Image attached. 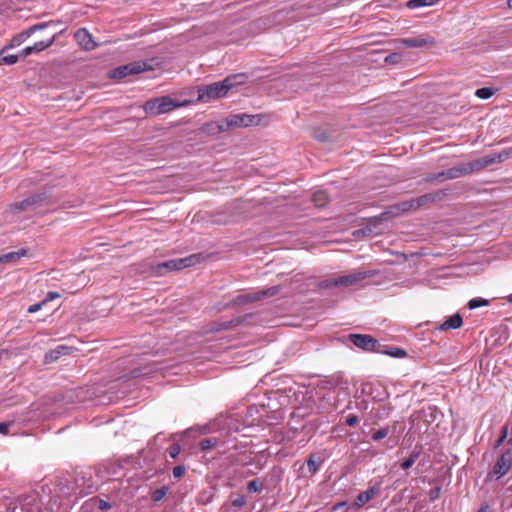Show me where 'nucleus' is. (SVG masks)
Here are the masks:
<instances>
[{"mask_svg":"<svg viewBox=\"0 0 512 512\" xmlns=\"http://www.w3.org/2000/svg\"><path fill=\"white\" fill-rule=\"evenodd\" d=\"M411 210H417L414 198L389 206L381 214L375 216V221H387Z\"/></svg>","mask_w":512,"mask_h":512,"instance_id":"423d86ee","label":"nucleus"},{"mask_svg":"<svg viewBox=\"0 0 512 512\" xmlns=\"http://www.w3.org/2000/svg\"><path fill=\"white\" fill-rule=\"evenodd\" d=\"M198 262V256L193 254L185 258L173 259L156 264L153 267L157 275H165L167 272L181 270L195 265Z\"/></svg>","mask_w":512,"mask_h":512,"instance_id":"39448f33","label":"nucleus"},{"mask_svg":"<svg viewBox=\"0 0 512 512\" xmlns=\"http://www.w3.org/2000/svg\"><path fill=\"white\" fill-rule=\"evenodd\" d=\"M507 436H508V427L504 426L500 437L495 441L494 447L495 448L500 447L503 444V442L505 441V439L507 438Z\"/></svg>","mask_w":512,"mask_h":512,"instance_id":"ea45409f","label":"nucleus"},{"mask_svg":"<svg viewBox=\"0 0 512 512\" xmlns=\"http://www.w3.org/2000/svg\"><path fill=\"white\" fill-rule=\"evenodd\" d=\"M401 58H402L401 54H399V53H391L388 56H386L385 62L386 63L395 64V63L400 62Z\"/></svg>","mask_w":512,"mask_h":512,"instance_id":"37998d69","label":"nucleus"},{"mask_svg":"<svg viewBox=\"0 0 512 512\" xmlns=\"http://www.w3.org/2000/svg\"><path fill=\"white\" fill-rule=\"evenodd\" d=\"M512 156V149L503 150L499 153H493L482 158L473 160L476 171L479 172L485 169L488 166H491L495 163H502Z\"/></svg>","mask_w":512,"mask_h":512,"instance_id":"6e6552de","label":"nucleus"},{"mask_svg":"<svg viewBox=\"0 0 512 512\" xmlns=\"http://www.w3.org/2000/svg\"><path fill=\"white\" fill-rule=\"evenodd\" d=\"M184 472H185V468H184L183 466H181V465L175 466V467L173 468V476H174L175 478H180V477H182V476H183V474H184Z\"/></svg>","mask_w":512,"mask_h":512,"instance_id":"49530a36","label":"nucleus"},{"mask_svg":"<svg viewBox=\"0 0 512 512\" xmlns=\"http://www.w3.org/2000/svg\"><path fill=\"white\" fill-rule=\"evenodd\" d=\"M506 299L508 302L512 303V294L508 295Z\"/></svg>","mask_w":512,"mask_h":512,"instance_id":"052dcab7","label":"nucleus"},{"mask_svg":"<svg viewBox=\"0 0 512 512\" xmlns=\"http://www.w3.org/2000/svg\"><path fill=\"white\" fill-rule=\"evenodd\" d=\"M381 275L377 270L360 269L350 274L321 280L318 283L314 279H308L307 283H301L300 279H295L290 284L294 285H316L318 288H333L339 285L357 286V285H379L381 283Z\"/></svg>","mask_w":512,"mask_h":512,"instance_id":"f257e3e1","label":"nucleus"},{"mask_svg":"<svg viewBox=\"0 0 512 512\" xmlns=\"http://www.w3.org/2000/svg\"><path fill=\"white\" fill-rule=\"evenodd\" d=\"M263 489V482L261 480L253 479L247 485V490L250 493H256Z\"/></svg>","mask_w":512,"mask_h":512,"instance_id":"72a5a7b5","label":"nucleus"},{"mask_svg":"<svg viewBox=\"0 0 512 512\" xmlns=\"http://www.w3.org/2000/svg\"><path fill=\"white\" fill-rule=\"evenodd\" d=\"M347 503L346 502H340V503H337L333 506V510L335 512H344L345 510V507H346Z\"/></svg>","mask_w":512,"mask_h":512,"instance_id":"603ef678","label":"nucleus"},{"mask_svg":"<svg viewBox=\"0 0 512 512\" xmlns=\"http://www.w3.org/2000/svg\"><path fill=\"white\" fill-rule=\"evenodd\" d=\"M216 444H217L216 438H207V439H203L199 445H200L201 450L206 451V450H209V449H212L213 447H215Z\"/></svg>","mask_w":512,"mask_h":512,"instance_id":"e433bc0d","label":"nucleus"},{"mask_svg":"<svg viewBox=\"0 0 512 512\" xmlns=\"http://www.w3.org/2000/svg\"><path fill=\"white\" fill-rule=\"evenodd\" d=\"M377 493V490L372 487L367 489L364 492H361L358 494V496L355 499L354 505L357 508L363 507L366 503H368Z\"/></svg>","mask_w":512,"mask_h":512,"instance_id":"412c9836","label":"nucleus"},{"mask_svg":"<svg viewBox=\"0 0 512 512\" xmlns=\"http://www.w3.org/2000/svg\"><path fill=\"white\" fill-rule=\"evenodd\" d=\"M446 180L445 171H441L438 173L430 174L424 178V181L427 183H432L434 181H444Z\"/></svg>","mask_w":512,"mask_h":512,"instance_id":"c9c22d12","label":"nucleus"},{"mask_svg":"<svg viewBox=\"0 0 512 512\" xmlns=\"http://www.w3.org/2000/svg\"><path fill=\"white\" fill-rule=\"evenodd\" d=\"M169 487L168 486H162L158 489H156L152 494V499L155 502L161 501L168 493Z\"/></svg>","mask_w":512,"mask_h":512,"instance_id":"f704fd0d","label":"nucleus"},{"mask_svg":"<svg viewBox=\"0 0 512 512\" xmlns=\"http://www.w3.org/2000/svg\"><path fill=\"white\" fill-rule=\"evenodd\" d=\"M23 55L24 56H28L30 55L31 53H33V49H32V46H28V47H25L22 51Z\"/></svg>","mask_w":512,"mask_h":512,"instance_id":"6e6d98bb","label":"nucleus"},{"mask_svg":"<svg viewBox=\"0 0 512 512\" xmlns=\"http://www.w3.org/2000/svg\"><path fill=\"white\" fill-rule=\"evenodd\" d=\"M48 25H49V23H39V24H35V25L31 26L29 29L21 32L19 35L14 37L9 46L14 47V46L20 45L25 39L30 37L34 32H36L38 30L45 29Z\"/></svg>","mask_w":512,"mask_h":512,"instance_id":"2eb2a0df","label":"nucleus"},{"mask_svg":"<svg viewBox=\"0 0 512 512\" xmlns=\"http://www.w3.org/2000/svg\"><path fill=\"white\" fill-rule=\"evenodd\" d=\"M7 47L3 48L1 51H0V59H2V54L5 53ZM0 65H2V60H0Z\"/></svg>","mask_w":512,"mask_h":512,"instance_id":"13d9d810","label":"nucleus"},{"mask_svg":"<svg viewBox=\"0 0 512 512\" xmlns=\"http://www.w3.org/2000/svg\"><path fill=\"white\" fill-rule=\"evenodd\" d=\"M312 202L318 208L324 207L329 202V196L326 191H316L312 196Z\"/></svg>","mask_w":512,"mask_h":512,"instance_id":"393cba45","label":"nucleus"},{"mask_svg":"<svg viewBox=\"0 0 512 512\" xmlns=\"http://www.w3.org/2000/svg\"><path fill=\"white\" fill-rule=\"evenodd\" d=\"M77 43L85 50H94L98 44L93 40L92 35L86 28H80L75 32L74 35Z\"/></svg>","mask_w":512,"mask_h":512,"instance_id":"ddd939ff","label":"nucleus"},{"mask_svg":"<svg viewBox=\"0 0 512 512\" xmlns=\"http://www.w3.org/2000/svg\"><path fill=\"white\" fill-rule=\"evenodd\" d=\"M98 508L100 510H109L112 508L111 504L106 500H99Z\"/></svg>","mask_w":512,"mask_h":512,"instance_id":"3c124183","label":"nucleus"},{"mask_svg":"<svg viewBox=\"0 0 512 512\" xmlns=\"http://www.w3.org/2000/svg\"><path fill=\"white\" fill-rule=\"evenodd\" d=\"M399 42L406 47L409 48H418L423 47L428 44V41L424 38H407V39H400Z\"/></svg>","mask_w":512,"mask_h":512,"instance_id":"a878e982","label":"nucleus"},{"mask_svg":"<svg viewBox=\"0 0 512 512\" xmlns=\"http://www.w3.org/2000/svg\"><path fill=\"white\" fill-rule=\"evenodd\" d=\"M248 79L245 73L232 74L222 81L214 82L209 85L197 87L198 101L208 103L224 97L230 89L237 85L244 84Z\"/></svg>","mask_w":512,"mask_h":512,"instance_id":"f03ea898","label":"nucleus"},{"mask_svg":"<svg viewBox=\"0 0 512 512\" xmlns=\"http://www.w3.org/2000/svg\"><path fill=\"white\" fill-rule=\"evenodd\" d=\"M247 503V499L244 495H239L232 501V505L237 508H242Z\"/></svg>","mask_w":512,"mask_h":512,"instance_id":"c03bdc74","label":"nucleus"},{"mask_svg":"<svg viewBox=\"0 0 512 512\" xmlns=\"http://www.w3.org/2000/svg\"><path fill=\"white\" fill-rule=\"evenodd\" d=\"M419 455H420V450H414L410 454V456L401 463V468L404 470H407L410 467H412L413 464L415 463V461L418 459Z\"/></svg>","mask_w":512,"mask_h":512,"instance_id":"c756f323","label":"nucleus"},{"mask_svg":"<svg viewBox=\"0 0 512 512\" xmlns=\"http://www.w3.org/2000/svg\"><path fill=\"white\" fill-rule=\"evenodd\" d=\"M350 341L358 348L369 351L378 352L380 344L379 342L370 335L366 334H350Z\"/></svg>","mask_w":512,"mask_h":512,"instance_id":"1a4fd4ad","label":"nucleus"},{"mask_svg":"<svg viewBox=\"0 0 512 512\" xmlns=\"http://www.w3.org/2000/svg\"><path fill=\"white\" fill-rule=\"evenodd\" d=\"M391 412V407L390 406H383V410H382V413L380 414L379 417H387Z\"/></svg>","mask_w":512,"mask_h":512,"instance_id":"5fc2aeb1","label":"nucleus"},{"mask_svg":"<svg viewBox=\"0 0 512 512\" xmlns=\"http://www.w3.org/2000/svg\"><path fill=\"white\" fill-rule=\"evenodd\" d=\"M322 462H323V459L319 454H317V453L311 454L309 456V458L307 459V467H308L309 472L311 474H315L319 470V467Z\"/></svg>","mask_w":512,"mask_h":512,"instance_id":"b1692460","label":"nucleus"},{"mask_svg":"<svg viewBox=\"0 0 512 512\" xmlns=\"http://www.w3.org/2000/svg\"><path fill=\"white\" fill-rule=\"evenodd\" d=\"M158 98L150 99L145 102L143 108L147 114L160 115Z\"/></svg>","mask_w":512,"mask_h":512,"instance_id":"bb28decb","label":"nucleus"},{"mask_svg":"<svg viewBox=\"0 0 512 512\" xmlns=\"http://www.w3.org/2000/svg\"><path fill=\"white\" fill-rule=\"evenodd\" d=\"M50 204L51 201L48 195L43 192L31 195L20 202H14L10 204L9 210L12 213H19L22 211H35Z\"/></svg>","mask_w":512,"mask_h":512,"instance_id":"7ed1b4c3","label":"nucleus"},{"mask_svg":"<svg viewBox=\"0 0 512 512\" xmlns=\"http://www.w3.org/2000/svg\"><path fill=\"white\" fill-rule=\"evenodd\" d=\"M440 491H441L440 487H435V488L431 489L429 492L430 500H432V501L436 500L440 495Z\"/></svg>","mask_w":512,"mask_h":512,"instance_id":"8fccbe9b","label":"nucleus"},{"mask_svg":"<svg viewBox=\"0 0 512 512\" xmlns=\"http://www.w3.org/2000/svg\"><path fill=\"white\" fill-rule=\"evenodd\" d=\"M55 41V35L51 36L46 41H39L32 45L33 52H40L50 47Z\"/></svg>","mask_w":512,"mask_h":512,"instance_id":"c85d7f7f","label":"nucleus"},{"mask_svg":"<svg viewBox=\"0 0 512 512\" xmlns=\"http://www.w3.org/2000/svg\"><path fill=\"white\" fill-rule=\"evenodd\" d=\"M389 432H390L389 427L381 428V429H379V430L375 431V432L372 434L371 438H372V440H374V441H379V440H381V439H383V438L387 437V436H388V434H389Z\"/></svg>","mask_w":512,"mask_h":512,"instance_id":"4c0bfd02","label":"nucleus"},{"mask_svg":"<svg viewBox=\"0 0 512 512\" xmlns=\"http://www.w3.org/2000/svg\"><path fill=\"white\" fill-rule=\"evenodd\" d=\"M144 374H146V372L139 371L135 376L144 375Z\"/></svg>","mask_w":512,"mask_h":512,"instance_id":"680f3d73","label":"nucleus"},{"mask_svg":"<svg viewBox=\"0 0 512 512\" xmlns=\"http://www.w3.org/2000/svg\"><path fill=\"white\" fill-rule=\"evenodd\" d=\"M275 292H276V290L267 289V290H260L259 292L254 293V294H247L244 296H239L236 298L234 305H243L247 302L258 301V300L262 299L263 297L274 296Z\"/></svg>","mask_w":512,"mask_h":512,"instance_id":"4468645a","label":"nucleus"},{"mask_svg":"<svg viewBox=\"0 0 512 512\" xmlns=\"http://www.w3.org/2000/svg\"><path fill=\"white\" fill-rule=\"evenodd\" d=\"M260 115L237 114L226 119L227 127H248L258 125Z\"/></svg>","mask_w":512,"mask_h":512,"instance_id":"9d476101","label":"nucleus"},{"mask_svg":"<svg viewBox=\"0 0 512 512\" xmlns=\"http://www.w3.org/2000/svg\"><path fill=\"white\" fill-rule=\"evenodd\" d=\"M457 170V175L459 178L470 175L472 173H476V168L474 166V161H470L467 163H462L460 165L455 166Z\"/></svg>","mask_w":512,"mask_h":512,"instance_id":"5701e85b","label":"nucleus"},{"mask_svg":"<svg viewBox=\"0 0 512 512\" xmlns=\"http://www.w3.org/2000/svg\"><path fill=\"white\" fill-rule=\"evenodd\" d=\"M151 69L152 66L147 61H135L110 70L108 78L121 80L129 75H136Z\"/></svg>","mask_w":512,"mask_h":512,"instance_id":"20e7f679","label":"nucleus"},{"mask_svg":"<svg viewBox=\"0 0 512 512\" xmlns=\"http://www.w3.org/2000/svg\"><path fill=\"white\" fill-rule=\"evenodd\" d=\"M385 354H387L391 357H394V358H403L406 356V351L401 348L393 347V348L385 351Z\"/></svg>","mask_w":512,"mask_h":512,"instance_id":"58836bf2","label":"nucleus"},{"mask_svg":"<svg viewBox=\"0 0 512 512\" xmlns=\"http://www.w3.org/2000/svg\"><path fill=\"white\" fill-rule=\"evenodd\" d=\"M507 6L512 9V0H507Z\"/></svg>","mask_w":512,"mask_h":512,"instance_id":"bf43d9fd","label":"nucleus"},{"mask_svg":"<svg viewBox=\"0 0 512 512\" xmlns=\"http://www.w3.org/2000/svg\"><path fill=\"white\" fill-rule=\"evenodd\" d=\"M512 467V451L506 450L496 461L493 469L488 473L490 479H500L506 475Z\"/></svg>","mask_w":512,"mask_h":512,"instance_id":"0eeeda50","label":"nucleus"},{"mask_svg":"<svg viewBox=\"0 0 512 512\" xmlns=\"http://www.w3.org/2000/svg\"><path fill=\"white\" fill-rule=\"evenodd\" d=\"M181 451V447L179 444H173L169 447V449L167 450L169 456L173 459L177 458L179 453Z\"/></svg>","mask_w":512,"mask_h":512,"instance_id":"a19ab883","label":"nucleus"},{"mask_svg":"<svg viewBox=\"0 0 512 512\" xmlns=\"http://www.w3.org/2000/svg\"><path fill=\"white\" fill-rule=\"evenodd\" d=\"M375 217L369 218L367 221V225L361 229L355 230L353 232V235L356 237L359 236H371L373 234H376L377 232L374 231L373 228L377 227L382 221H375Z\"/></svg>","mask_w":512,"mask_h":512,"instance_id":"aec40b11","label":"nucleus"},{"mask_svg":"<svg viewBox=\"0 0 512 512\" xmlns=\"http://www.w3.org/2000/svg\"><path fill=\"white\" fill-rule=\"evenodd\" d=\"M444 171H445L446 180H453V179L459 178L457 175V170H456L455 166L451 167L447 170H444Z\"/></svg>","mask_w":512,"mask_h":512,"instance_id":"a18cd8bd","label":"nucleus"},{"mask_svg":"<svg viewBox=\"0 0 512 512\" xmlns=\"http://www.w3.org/2000/svg\"><path fill=\"white\" fill-rule=\"evenodd\" d=\"M60 297V294L57 293V292H54V291H51L47 294V296L45 297L44 300H42L41 302L39 303H35V304H32L28 307L27 309V312L28 313H35L37 311H39L43 306H45L48 302L56 299V298H59Z\"/></svg>","mask_w":512,"mask_h":512,"instance_id":"4be33fe9","label":"nucleus"},{"mask_svg":"<svg viewBox=\"0 0 512 512\" xmlns=\"http://www.w3.org/2000/svg\"><path fill=\"white\" fill-rule=\"evenodd\" d=\"M495 89L489 87H482L476 90L475 95L480 99H489L494 95Z\"/></svg>","mask_w":512,"mask_h":512,"instance_id":"7c9ffc66","label":"nucleus"},{"mask_svg":"<svg viewBox=\"0 0 512 512\" xmlns=\"http://www.w3.org/2000/svg\"><path fill=\"white\" fill-rule=\"evenodd\" d=\"M439 1L440 0H409L407 2V7L410 9H414L417 7L432 6Z\"/></svg>","mask_w":512,"mask_h":512,"instance_id":"cd10ccee","label":"nucleus"},{"mask_svg":"<svg viewBox=\"0 0 512 512\" xmlns=\"http://www.w3.org/2000/svg\"><path fill=\"white\" fill-rule=\"evenodd\" d=\"M447 193L445 190H438L435 192L421 195L415 199L417 209L420 207L428 206L431 203L440 202L446 199Z\"/></svg>","mask_w":512,"mask_h":512,"instance_id":"9b49d317","label":"nucleus"},{"mask_svg":"<svg viewBox=\"0 0 512 512\" xmlns=\"http://www.w3.org/2000/svg\"><path fill=\"white\" fill-rule=\"evenodd\" d=\"M2 64L13 65L18 61L17 55H4L2 54Z\"/></svg>","mask_w":512,"mask_h":512,"instance_id":"79ce46f5","label":"nucleus"},{"mask_svg":"<svg viewBox=\"0 0 512 512\" xmlns=\"http://www.w3.org/2000/svg\"><path fill=\"white\" fill-rule=\"evenodd\" d=\"M359 419H358V416L352 414V415H349L347 418H346V425L348 426H354L358 423Z\"/></svg>","mask_w":512,"mask_h":512,"instance_id":"09e8293b","label":"nucleus"},{"mask_svg":"<svg viewBox=\"0 0 512 512\" xmlns=\"http://www.w3.org/2000/svg\"><path fill=\"white\" fill-rule=\"evenodd\" d=\"M158 102L160 114L168 113L175 108L182 106V104L175 102L169 96L159 97Z\"/></svg>","mask_w":512,"mask_h":512,"instance_id":"6ab92c4d","label":"nucleus"},{"mask_svg":"<svg viewBox=\"0 0 512 512\" xmlns=\"http://www.w3.org/2000/svg\"><path fill=\"white\" fill-rule=\"evenodd\" d=\"M72 348L65 346V345H59L53 350L48 351L45 354V362L51 363L57 361L62 355H68L71 352Z\"/></svg>","mask_w":512,"mask_h":512,"instance_id":"f3484780","label":"nucleus"},{"mask_svg":"<svg viewBox=\"0 0 512 512\" xmlns=\"http://www.w3.org/2000/svg\"><path fill=\"white\" fill-rule=\"evenodd\" d=\"M29 250L21 248L18 251L8 252L0 255V263L14 264L17 263L22 257L28 256Z\"/></svg>","mask_w":512,"mask_h":512,"instance_id":"dca6fc26","label":"nucleus"},{"mask_svg":"<svg viewBox=\"0 0 512 512\" xmlns=\"http://www.w3.org/2000/svg\"><path fill=\"white\" fill-rule=\"evenodd\" d=\"M232 325H233V321L224 322V323L218 324L217 326L213 327L210 331H219V330H223V329H228Z\"/></svg>","mask_w":512,"mask_h":512,"instance_id":"de8ad7c7","label":"nucleus"},{"mask_svg":"<svg viewBox=\"0 0 512 512\" xmlns=\"http://www.w3.org/2000/svg\"><path fill=\"white\" fill-rule=\"evenodd\" d=\"M9 426H10L9 423L0 422V434H4V435L8 434Z\"/></svg>","mask_w":512,"mask_h":512,"instance_id":"864d4df0","label":"nucleus"},{"mask_svg":"<svg viewBox=\"0 0 512 512\" xmlns=\"http://www.w3.org/2000/svg\"><path fill=\"white\" fill-rule=\"evenodd\" d=\"M313 137L319 142H329L332 141L331 136L322 129H315L313 132Z\"/></svg>","mask_w":512,"mask_h":512,"instance_id":"2f4dec72","label":"nucleus"},{"mask_svg":"<svg viewBox=\"0 0 512 512\" xmlns=\"http://www.w3.org/2000/svg\"><path fill=\"white\" fill-rule=\"evenodd\" d=\"M487 510H488V506H487V505H485V506H482V507L478 510V512H487Z\"/></svg>","mask_w":512,"mask_h":512,"instance_id":"4d7b16f0","label":"nucleus"},{"mask_svg":"<svg viewBox=\"0 0 512 512\" xmlns=\"http://www.w3.org/2000/svg\"><path fill=\"white\" fill-rule=\"evenodd\" d=\"M490 301L487 300V299H484V298H474V299H471L469 302H468V308L469 309H475V308H479V307H483V306H487L489 305Z\"/></svg>","mask_w":512,"mask_h":512,"instance_id":"473e14b6","label":"nucleus"},{"mask_svg":"<svg viewBox=\"0 0 512 512\" xmlns=\"http://www.w3.org/2000/svg\"><path fill=\"white\" fill-rule=\"evenodd\" d=\"M463 324V318L459 313L450 316L447 320L439 325V329L442 331L458 329Z\"/></svg>","mask_w":512,"mask_h":512,"instance_id":"a211bd4d","label":"nucleus"},{"mask_svg":"<svg viewBox=\"0 0 512 512\" xmlns=\"http://www.w3.org/2000/svg\"><path fill=\"white\" fill-rule=\"evenodd\" d=\"M18 506L22 512H38L37 497L35 494L22 495L17 499V505L13 509L16 512Z\"/></svg>","mask_w":512,"mask_h":512,"instance_id":"f8f14e48","label":"nucleus"}]
</instances>
